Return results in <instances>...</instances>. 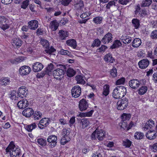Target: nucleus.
<instances>
[{"mask_svg":"<svg viewBox=\"0 0 157 157\" xmlns=\"http://www.w3.org/2000/svg\"><path fill=\"white\" fill-rule=\"evenodd\" d=\"M6 152H10V157H19L21 154L20 149L15 147V145L13 141L11 142L6 149Z\"/></svg>","mask_w":157,"mask_h":157,"instance_id":"f257e3e1","label":"nucleus"},{"mask_svg":"<svg viewBox=\"0 0 157 157\" xmlns=\"http://www.w3.org/2000/svg\"><path fill=\"white\" fill-rule=\"evenodd\" d=\"M126 91L125 87L122 86H117L113 90V96L116 99H121L125 95Z\"/></svg>","mask_w":157,"mask_h":157,"instance_id":"f03ea898","label":"nucleus"},{"mask_svg":"<svg viewBox=\"0 0 157 157\" xmlns=\"http://www.w3.org/2000/svg\"><path fill=\"white\" fill-rule=\"evenodd\" d=\"M60 68L55 69L53 72V75L57 80H60L63 76L65 71H66L65 65H59Z\"/></svg>","mask_w":157,"mask_h":157,"instance_id":"7ed1b4c3","label":"nucleus"},{"mask_svg":"<svg viewBox=\"0 0 157 157\" xmlns=\"http://www.w3.org/2000/svg\"><path fill=\"white\" fill-rule=\"evenodd\" d=\"M57 136L53 135L49 136L47 139V141L48 143V145L51 147H53L57 144Z\"/></svg>","mask_w":157,"mask_h":157,"instance_id":"20e7f679","label":"nucleus"},{"mask_svg":"<svg viewBox=\"0 0 157 157\" xmlns=\"http://www.w3.org/2000/svg\"><path fill=\"white\" fill-rule=\"evenodd\" d=\"M31 71V68L27 66L21 67L19 70V74L21 76L26 75L29 74Z\"/></svg>","mask_w":157,"mask_h":157,"instance_id":"39448f33","label":"nucleus"},{"mask_svg":"<svg viewBox=\"0 0 157 157\" xmlns=\"http://www.w3.org/2000/svg\"><path fill=\"white\" fill-rule=\"evenodd\" d=\"M81 92V88L78 85L74 86L71 90V94L73 97L75 98L78 97Z\"/></svg>","mask_w":157,"mask_h":157,"instance_id":"423d86ee","label":"nucleus"},{"mask_svg":"<svg viewBox=\"0 0 157 157\" xmlns=\"http://www.w3.org/2000/svg\"><path fill=\"white\" fill-rule=\"evenodd\" d=\"M113 35L110 33L106 34L101 40V42L104 44H108L112 42L113 41Z\"/></svg>","mask_w":157,"mask_h":157,"instance_id":"0eeeda50","label":"nucleus"},{"mask_svg":"<svg viewBox=\"0 0 157 157\" xmlns=\"http://www.w3.org/2000/svg\"><path fill=\"white\" fill-rule=\"evenodd\" d=\"M18 92L17 94V98L20 97L23 98L24 97H26L27 94V89L24 86H21L18 90Z\"/></svg>","mask_w":157,"mask_h":157,"instance_id":"6e6552de","label":"nucleus"},{"mask_svg":"<svg viewBox=\"0 0 157 157\" xmlns=\"http://www.w3.org/2000/svg\"><path fill=\"white\" fill-rule=\"evenodd\" d=\"M78 122L80 126L83 129L87 127L90 124L89 120L86 118H83L82 119H78Z\"/></svg>","mask_w":157,"mask_h":157,"instance_id":"1a4fd4ad","label":"nucleus"},{"mask_svg":"<svg viewBox=\"0 0 157 157\" xmlns=\"http://www.w3.org/2000/svg\"><path fill=\"white\" fill-rule=\"evenodd\" d=\"M7 19L4 17H0V24H1V28L4 30L8 29L9 26L7 24Z\"/></svg>","mask_w":157,"mask_h":157,"instance_id":"9d476101","label":"nucleus"},{"mask_svg":"<svg viewBox=\"0 0 157 157\" xmlns=\"http://www.w3.org/2000/svg\"><path fill=\"white\" fill-rule=\"evenodd\" d=\"M129 84L131 88L136 89L139 86L140 82L137 79H133L129 81Z\"/></svg>","mask_w":157,"mask_h":157,"instance_id":"9b49d317","label":"nucleus"},{"mask_svg":"<svg viewBox=\"0 0 157 157\" xmlns=\"http://www.w3.org/2000/svg\"><path fill=\"white\" fill-rule=\"evenodd\" d=\"M44 66L39 62L34 63L33 65L32 69L34 72H38L40 71L43 68Z\"/></svg>","mask_w":157,"mask_h":157,"instance_id":"f8f14e48","label":"nucleus"},{"mask_svg":"<svg viewBox=\"0 0 157 157\" xmlns=\"http://www.w3.org/2000/svg\"><path fill=\"white\" fill-rule=\"evenodd\" d=\"M149 64V61L147 59H144L140 60L138 63L139 67L141 69L146 68Z\"/></svg>","mask_w":157,"mask_h":157,"instance_id":"ddd939ff","label":"nucleus"},{"mask_svg":"<svg viewBox=\"0 0 157 157\" xmlns=\"http://www.w3.org/2000/svg\"><path fill=\"white\" fill-rule=\"evenodd\" d=\"M28 24L29 28L31 29L35 30L38 27V23L37 20H31Z\"/></svg>","mask_w":157,"mask_h":157,"instance_id":"4468645a","label":"nucleus"},{"mask_svg":"<svg viewBox=\"0 0 157 157\" xmlns=\"http://www.w3.org/2000/svg\"><path fill=\"white\" fill-rule=\"evenodd\" d=\"M156 132L154 130H151L148 132L146 134V136L148 139L152 140L155 138L157 136Z\"/></svg>","mask_w":157,"mask_h":157,"instance_id":"2eb2a0df","label":"nucleus"},{"mask_svg":"<svg viewBox=\"0 0 157 157\" xmlns=\"http://www.w3.org/2000/svg\"><path fill=\"white\" fill-rule=\"evenodd\" d=\"M96 132V138L99 141L102 140L105 137V132L101 129L98 130L97 129Z\"/></svg>","mask_w":157,"mask_h":157,"instance_id":"dca6fc26","label":"nucleus"},{"mask_svg":"<svg viewBox=\"0 0 157 157\" xmlns=\"http://www.w3.org/2000/svg\"><path fill=\"white\" fill-rule=\"evenodd\" d=\"M34 111L33 109H25L22 112V114L25 117H29L33 115Z\"/></svg>","mask_w":157,"mask_h":157,"instance_id":"f3484780","label":"nucleus"},{"mask_svg":"<svg viewBox=\"0 0 157 157\" xmlns=\"http://www.w3.org/2000/svg\"><path fill=\"white\" fill-rule=\"evenodd\" d=\"M59 25V23L56 20H55L50 23L49 27L52 31H55L57 30Z\"/></svg>","mask_w":157,"mask_h":157,"instance_id":"a211bd4d","label":"nucleus"},{"mask_svg":"<svg viewBox=\"0 0 157 157\" xmlns=\"http://www.w3.org/2000/svg\"><path fill=\"white\" fill-rule=\"evenodd\" d=\"M122 42L125 44H127L130 43L132 40L131 37L127 35H122L121 38Z\"/></svg>","mask_w":157,"mask_h":157,"instance_id":"6ab92c4d","label":"nucleus"},{"mask_svg":"<svg viewBox=\"0 0 157 157\" xmlns=\"http://www.w3.org/2000/svg\"><path fill=\"white\" fill-rule=\"evenodd\" d=\"M104 60L107 63H113L115 61L114 58L112 57V55L110 53L105 56Z\"/></svg>","mask_w":157,"mask_h":157,"instance_id":"aec40b11","label":"nucleus"},{"mask_svg":"<svg viewBox=\"0 0 157 157\" xmlns=\"http://www.w3.org/2000/svg\"><path fill=\"white\" fill-rule=\"evenodd\" d=\"M28 101L27 100H22L18 102L17 105L19 108H26L28 106Z\"/></svg>","mask_w":157,"mask_h":157,"instance_id":"412c9836","label":"nucleus"},{"mask_svg":"<svg viewBox=\"0 0 157 157\" xmlns=\"http://www.w3.org/2000/svg\"><path fill=\"white\" fill-rule=\"evenodd\" d=\"M59 36L60 39L61 40L66 39V38L68 36V32L63 30H60L59 32Z\"/></svg>","mask_w":157,"mask_h":157,"instance_id":"4be33fe9","label":"nucleus"},{"mask_svg":"<svg viewBox=\"0 0 157 157\" xmlns=\"http://www.w3.org/2000/svg\"><path fill=\"white\" fill-rule=\"evenodd\" d=\"M66 43L67 45L75 48L77 47V43L75 40L74 39H71L67 40Z\"/></svg>","mask_w":157,"mask_h":157,"instance_id":"5701e85b","label":"nucleus"},{"mask_svg":"<svg viewBox=\"0 0 157 157\" xmlns=\"http://www.w3.org/2000/svg\"><path fill=\"white\" fill-rule=\"evenodd\" d=\"M22 41L19 39H14L12 40V44L14 47H19L22 44Z\"/></svg>","mask_w":157,"mask_h":157,"instance_id":"b1692460","label":"nucleus"},{"mask_svg":"<svg viewBox=\"0 0 157 157\" xmlns=\"http://www.w3.org/2000/svg\"><path fill=\"white\" fill-rule=\"evenodd\" d=\"M141 41L140 39L135 38L133 40L132 43V46L134 48L139 47L141 44Z\"/></svg>","mask_w":157,"mask_h":157,"instance_id":"393cba45","label":"nucleus"},{"mask_svg":"<svg viewBox=\"0 0 157 157\" xmlns=\"http://www.w3.org/2000/svg\"><path fill=\"white\" fill-rule=\"evenodd\" d=\"M154 121L153 120H149L146 123L145 125L144 128V129H151L154 126Z\"/></svg>","mask_w":157,"mask_h":157,"instance_id":"a878e982","label":"nucleus"},{"mask_svg":"<svg viewBox=\"0 0 157 157\" xmlns=\"http://www.w3.org/2000/svg\"><path fill=\"white\" fill-rule=\"evenodd\" d=\"M75 78L77 83L83 84L85 83L86 82L84 79V76H82L81 75H77L75 77Z\"/></svg>","mask_w":157,"mask_h":157,"instance_id":"bb28decb","label":"nucleus"},{"mask_svg":"<svg viewBox=\"0 0 157 157\" xmlns=\"http://www.w3.org/2000/svg\"><path fill=\"white\" fill-rule=\"evenodd\" d=\"M55 66L52 63L48 65V66L46 68V73L47 75H50L51 74V72L55 68Z\"/></svg>","mask_w":157,"mask_h":157,"instance_id":"cd10ccee","label":"nucleus"},{"mask_svg":"<svg viewBox=\"0 0 157 157\" xmlns=\"http://www.w3.org/2000/svg\"><path fill=\"white\" fill-rule=\"evenodd\" d=\"M10 78H3L1 79V84L2 86H6L9 84L10 83Z\"/></svg>","mask_w":157,"mask_h":157,"instance_id":"c85d7f7f","label":"nucleus"},{"mask_svg":"<svg viewBox=\"0 0 157 157\" xmlns=\"http://www.w3.org/2000/svg\"><path fill=\"white\" fill-rule=\"evenodd\" d=\"M84 7V3L82 1H80L75 5V7L77 10H81Z\"/></svg>","mask_w":157,"mask_h":157,"instance_id":"c756f323","label":"nucleus"},{"mask_svg":"<svg viewBox=\"0 0 157 157\" xmlns=\"http://www.w3.org/2000/svg\"><path fill=\"white\" fill-rule=\"evenodd\" d=\"M88 106L87 102L84 99L80 101L79 104V108H87Z\"/></svg>","mask_w":157,"mask_h":157,"instance_id":"7c9ffc66","label":"nucleus"},{"mask_svg":"<svg viewBox=\"0 0 157 157\" xmlns=\"http://www.w3.org/2000/svg\"><path fill=\"white\" fill-rule=\"evenodd\" d=\"M45 48L44 52H45V53H46L48 55H51L56 51V50L52 46L50 47L49 46L48 48Z\"/></svg>","mask_w":157,"mask_h":157,"instance_id":"2f4dec72","label":"nucleus"},{"mask_svg":"<svg viewBox=\"0 0 157 157\" xmlns=\"http://www.w3.org/2000/svg\"><path fill=\"white\" fill-rule=\"evenodd\" d=\"M122 45V44L120 40H116L114 41L110 48L112 49L116 48L121 46Z\"/></svg>","mask_w":157,"mask_h":157,"instance_id":"473e14b6","label":"nucleus"},{"mask_svg":"<svg viewBox=\"0 0 157 157\" xmlns=\"http://www.w3.org/2000/svg\"><path fill=\"white\" fill-rule=\"evenodd\" d=\"M152 2V0H143L140 5L141 7H145L150 5Z\"/></svg>","mask_w":157,"mask_h":157,"instance_id":"72a5a7b5","label":"nucleus"},{"mask_svg":"<svg viewBox=\"0 0 157 157\" xmlns=\"http://www.w3.org/2000/svg\"><path fill=\"white\" fill-rule=\"evenodd\" d=\"M36 140L38 144L42 147L45 146L47 144L46 140L43 138H40L37 139Z\"/></svg>","mask_w":157,"mask_h":157,"instance_id":"f704fd0d","label":"nucleus"},{"mask_svg":"<svg viewBox=\"0 0 157 157\" xmlns=\"http://www.w3.org/2000/svg\"><path fill=\"white\" fill-rule=\"evenodd\" d=\"M109 86L108 85H105L103 87L102 94L105 96L108 95L109 92Z\"/></svg>","mask_w":157,"mask_h":157,"instance_id":"c9c22d12","label":"nucleus"},{"mask_svg":"<svg viewBox=\"0 0 157 157\" xmlns=\"http://www.w3.org/2000/svg\"><path fill=\"white\" fill-rule=\"evenodd\" d=\"M36 127V124L35 123H33L32 124L27 125L25 127V129L28 132H31L32 131L33 129L35 128Z\"/></svg>","mask_w":157,"mask_h":157,"instance_id":"e433bc0d","label":"nucleus"},{"mask_svg":"<svg viewBox=\"0 0 157 157\" xmlns=\"http://www.w3.org/2000/svg\"><path fill=\"white\" fill-rule=\"evenodd\" d=\"M70 140V138L68 136H63L60 140V143L61 144L64 145Z\"/></svg>","mask_w":157,"mask_h":157,"instance_id":"4c0bfd02","label":"nucleus"},{"mask_svg":"<svg viewBox=\"0 0 157 157\" xmlns=\"http://www.w3.org/2000/svg\"><path fill=\"white\" fill-rule=\"evenodd\" d=\"M33 117L35 120H38L42 117V113L39 111H36L33 113Z\"/></svg>","mask_w":157,"mask_h":157,"instance_id":"58836bf2","label":"nucleus"},{"mask_svg":"<svg viewBox=\"0 0 157 157\" xmlns=\"http://www.w3.org/2000/svg\"><path fill=\"white\" fill-rule=\"evenodd\" d=\"M132 23L136 29L139 28L140 25L139 21L137 19H134L132 20Z\"/></svg>","mask_w":157,"mask_h":157,"instance_id":"ea45409f","label":"nucleus"},{"mask_svg":"<svg viewBox=\"0 0 157 157\" xmlns=\"http://www.w3.org/2000/svg\"><path fill=\"white\" fill-rule=\"evenodd\" d=\"M144 135L143 133L141 132H136L134 134V137L135 139L141 140L144 137Z\"/></svg>","mask_w":157,"mask_h":157,"instance_id":"a19ab883","label":"nucleus"},{"mask_svg":"<svg viewBox=\"0 0 157 157\" xmlns=\"http://www.w3.org/2000/svg\"><path fill=\"white\" fill-rule=\"evenodd\" d=\"M67 74L68 77H72L75 75V71L73 69L69 68L67 70Z\"/></svg>","mask_w":157,"mask_h":157,"instance_id":"79ce46f5","label":"nucleus"},{"mask_svg":"<svg viewBox=\"0 0 157 157\" xmlns=\"http://www.w3.org/2000/svg\"><path fill=\"white\" fill-rule=\"evenodd\" d=\"M128 122L121 121V122L119 124V125L121 128L127 131V128L128 126Z\"/></svg>","mask_w":157,"mask_h":157,"instance_id":"37998d69","label":"nucleus"},{"mask_svg":"<svg viewBox=\"0 0 157 157\" xmlns=\"http://www.w3.org/2000/svg\"><path fill=\"white\" fill-rule=\"evenodd\" d=\"M130 115L123 113L121 116V121L128 122L130 119Z\"/></svg>","mask_w":157,"mask_h":157,"instance_id":"c03bdc74","label":"nucleus"},{"mask_svg":"<svg viewBox=\"0 0 157 157\" xmlns=\"http://www.w3.org/2000/svg\"><path fill=\"white\" fill-rule=\"evenodd\" d=\"M49 121V119L45 118L42 119L40 121V123H41L43 124V125H42L43 126L46 127L49 124V123L48 122Z\"/></svg>","mask_w":157,"mask_h":157,"instance_id":"a18cd8bd","label":"nucleus"},{"mask_svg":"<svg viewBox=\"0 0 157 157\" xmlns=\"http://www.w3.org/2000/svg\"><path fill=\"white\" fill-rule=\"evenodd\" d=\"M147 87L146 86H142L141 87L139 90L138 93L140 95L144 94L147 91Z\"/></svg>","mask_w":157,"mask_h":157,"instance_id":"49530a36","label":"nucleus"},{"mask_svg":"<svg viewBox=\"0 0 157 157\" xmlns=\"http://www.w3.org/2000/svg\"><path fill=\"white\" fill-rule=\"evenodd\" d=\"M10 62L12 64H16L18 62H21L22 61V58L21 57L13 59L10 60Z\"/></svg>","mask_w":157,"mask_h":157,"instance_id":"de8ad7c7","label":"nucleus"},{"mask_svg":"<svg viewBox=\"0 0 157 157\" xmlns=\"http://www.w3.org/2000/svg\"><path fill=\"white\" fill-rule=\"evenodd\" d=\"M102 18L100 16L97 17L93 19V22L97 24H100L102 22Z\"/></svg>","mask_w":157,"mask_h":157,"instance_id":"09e8293b","label":"nucleus"},{"mask_svg":"<svg viewBox=\"0 0 157 157\" xmlns=\"http://www.w3.org/2000/svg\"><path fill=\"white\" fill-rule=\"evenodd\" d=\"M131 142L129 140L126 139L123 142V145L126 147H129L131 146Z\"/></svg>","mask_w":157,"mask_h":157,"instance_id":"8fccbe9b","label":"nucleus"},{"mask_svg":"<svg viewBox=\"0 0 157 157\" xmlns=\"http://www.w3.org/2000/svg\"><path fill=\"white\" fill-rule=\"evenodd\" d=\"M40 43L45 48H48L49 45V42L45 39L41 40Z\"/></svg>","mask_w":157,"mask_h":157,"instance_id":"3c124183","label":"nucleus"},{"mask_svg":"<svg viewBox=\"0 0 157 157\" xmlns=\"http://www.w3.org/2000/svg\"><path fill=\"white\" fill-rule=\"evenodd\" d=\"M60 53L63 55H67L69 56H71L72 54L69 51L64 49H61L60 51Z\"/></svg>","mask_w":157,"mask_h":157,"instance_id":"603ef678","label":"nucleus"},{"mask_svg":"<svg viewBox=\"0 0 157 157\" xmlns=\"http://www.w3.org/2000/svg\"><path fill=\"white\" fill-rule=\"evenodd\" d=\"M117 69L113 67L110 71L111 76L113 77H116L117 75Z\"/></svg>","mask_w":157,"mask_h":157,"instance_id":"864d4df0","label":"nucleus"},{"mask_svg":"<svg viewBox=\"0 0 157 157\" xmlns=\"http://www.w3.org/2000/svg\"><path fill=\"white\" fill-rule=\"evenodd\" d=\"M113 6H115V3L114 1H110L106 6V7L108 9L110 8L111 7Z\"/></svg>","mask_w":157,"mask_h":157,"instance_id":"5fc2aeb1","label":"nucleus"},{"mask_svg":"<svg viewBox=\"0 0 157 157\" xmlns=\"http://www.w3.org/2000/svg\"><path fill=\"white\" fill-rule=\"evenodd\" d=\"M139 15L140 17H143L147 15V12L145 10H141L139 12Z\"/></svg>","mask_w":157,"mask_h":157,"instance_id":"6e6d98bb","label":"nucleus"},{"mask_svg":"<svg viewBox=\"0 0 157 157\" xmlns=\"http://www.w3.org/2000/svg\"><path fill=\"white\" fill-rule=\"evenodd\" d=\"M125 79L124 78H121L117 81L116 84L117 85H119L123 84L124 83Z\"/></svg>","mask_w":157,"mask_h":157,"instance_id":"4d7b16f0","label":"nucleus"},{"mask_svg":"<svg viewBox=\"0 0 157 157\" xmlns=\"http://www.w3.org/2000/svg\"><path fill=\"white\" fill-rule=\"evenodd\" d=\"M29 1L28 0H26L23 2L21 5V8L25 9L28 6L29 4Z\"/></svg>","mask_w":157,"mask_h":157,"instance_id":"13d9d810","label":"nucleus"},{"mask_svg":"<svg viewBox=\"0 0 157 157\" xmlns=\"http://www.w3.org/2000/svg\"><path fill=\"white\" fill-rule=\"evenodd\" d=\"M90 13L89 12H85V13H83L82 14H81L80 16V17L82 18H85L87 17L90 16Z\"/></svg>","mask_w":157,"mask_h":157,"instance_id":"bf43d9fd","label":"nucleus"},{"mask_svg":"<svg viewBox=\"0 0 157 157\" xmlns=\"http://www.w3.org/2000/svg\"><path fill=\"white\" fill-rule=\"evenodd\" d=\"M75 117H72L69 120L70 126L71 127L75 123Z\"/></svg>","mask_w":157,"mask_h":157,"instance_id":"052dcab7","label":"nucleus"},{"mask_svg":"<svg viewBox=\"0 0 157 157\" xmlns=\"http://www.w3.org/2000/svg\"><path fill=\"white\" fill-rule=\"evenodd\" d=\"M151 37L152 39H157V31L155 30L152 32L151 33Z\"/></svg>","mask_w":157,"mask_h":157,"instance_id":"680f3d73","label":"nucleus"},{"mask_svg":"<svg viewBox=\"0 0 157 157\" xmlns=\"http://www.w3.org/2000/svg\"><path fill=\"white\" fill-rule=\"evenodd\" d=\"M152 80L155 83H157V71L153 74Z\"/></svg>","mask_w":157,"mask_h":157,"instance_id":"e2e57ef3","label":"nucleus"},{"mask_svg":"<svg viewBox=\"0 0 157 157\" xmlns=\"http://www.w3.org/2000/svg\"><path fill=\"white\" fill-rule=\"evenodd\" d=\"M107 48V47L104 45H102L101 46L98 50H99V52H104L105 50Z\"/></svg>","mask_w":157,"mask_h":157,"instance_id":"0e129e2a","label":"nucleus"},{"mask_svg":"<svg viewBox=\"0 0 157 157\" xmlns=\"http://www.w3.org/2000/svg\"><path fill=\"white\" fill-rule=\"evenodd\" d=\"M97 131V129H96L92 134L91 136L92 140H94L96 139Z\"/></svg>","mask_w":157,"mask_h":157,"instance_id":"69168bd1","label":"nucleus"},{"mask_svg":"<svg viewBox=\"0 0 157 157\" xmlns=\"http://www.w3.org/2000/svg\"><path fill=\"white\" fill-rule=\"evenodd\" d=\"M101 41L99 39H96L95 40L94 42V46L98 47L99 46L101 43Z\"/></svg>","mask_w":157,"mask_h":157,"instance_id":"338daca9","label":"nucleus"},{"mask_svg":"<svg viewBox=\"0 0 157 157\" xmlns=\"http://www.w3.org/2000/svg\"><path fill=\"white\" fill-rule=\"evenodd\" d=\"M140 6L139 4L135 6V15H137V13H138L139 11L140 10Z\"/></svg>","mask_w":157,"mask_h":157,"instance_id":"774afa93","label":"nucleus"}]
</instances>
